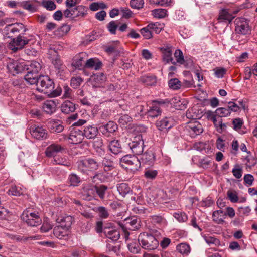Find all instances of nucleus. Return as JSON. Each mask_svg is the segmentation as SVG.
Returning <instances> with one entry per match:
<instances>
[{
	"instance_id": "64",
	"label": "nucleus",
	"mask_w": 257,
	"mask_h": 257,
	"mask_svg": "<svg viewBox=\"0 0 257 257\" xmlns=\"http://www.w3.org/2000/svg\"><path fill=\"white\" fill-rule=\"evenodd\" d=\"M131 121L132 117L127 114L121 115L118 119L119 123L123 126Z\"/></svg>"
},
{
	"instance_id": "62",
	"label": "nucleus",
	"mask_w": 257,
	"mask_h": 257,
	"mask_svg": "<svg viewBox=\"0 0 257 257\" xmlns=\"http://www.w3.org/2000/svg\"><path fill=\"white\" fill-rule=\"evenodd\" d=\"M119 44V41H117L113 44L106 46L105 49V52L109 54L117 52L118 51V45Z\"/></svg>"
},
{
	"instance_id": "26",
	"label": "nucleus",
	"mask_w": 257,
	"mask_h": 257,
	"mask_svg": "<svg viewBox=\"0 0 257 257\" xmlns=\"http://www.w3.org/2000/svg\"><path fill=\"white\" fill-rule=\"evenodd\" d=\"M104 233L105 235L113 241L117 240L120 237L119 232L116 230L113 229L110 227L104 228Z\"/></svg>"
},
{
	"instance_id": "17",
	"label": "nucleus",
	"mask_w": 257,
	"mask_h": 257,
	"mask_svg": "<svg viewBox=\"0 0 257 257\" xmlns=\"http://www.w3.org/2000/svg\"><path fill=\"white\" fill-rule=\"evenodd\" d=\"M50 120V118H49ZM64 126L60 119H50L49 120V132L53 133H59L63 132Z\"/></svg>"
},
{
	"instance_id": "24",
	"label": "nucleus",
	"mask_w": 257,
	"mask_h": 257,
	"mask_svg": "<svg viewBox=\"0 0 257 257\" xmlns=\"http://www.w3.org/2000/svg\"><path fill=\"white\" fill-rule=\"evenodd\" d=\"M108 148L114 155H118L123 152L120 142L117 140L111 141L108 144Z\"/></svg>"
},
{
	"instance_id": "10",
	"label": "nucleus",
	"mask_w": 257,
	"mask_h": 257,
	"mask_svg": "<svg viewBox=\"0 0 257 257\" xmlns=\"http://www.w3.org/2000/svg\"><path fill=\"white\" fill-rule=\"evenodd\" d=\"M128 146L135 155H141L144 151V141L141 135L136 136L128 143Z\"/></svg>"
},
{
	"instance_id": "15",
	"label": "nucleus",
	"mask_w": 257,
	"mask_h": 257,
	"mask_svg": "<svg viewBox=\"0 0 257 257\" xmlns=\"http://www.w3.org/2000/svg\"><path fill=\"white\" fill-rule=\"evenodd\" d=\"M68 139L69 142L71 144L81 143L84 139L82 131L79 128H74L71 131Z\"/></svg>"
},
{
	"instance_id": "38",
	"label": "nucleus",
	"mask_w": 257,
	"mask_h": 257,
	"mask_svg": "<svg viewBox=\"0 0 257 257\" xmlns=\"http://www.w3.org/2000/svg\"><path fill=\"white\" fill-rule=\"evenodd\" d=\"M224 211L220 209L213 212L212 218L214 221L216 223L221 224L224 222L223 219H225Z\"/></svg>"
},
{
	"instance_id": "18",
	"label": "nucleus",
	"mask_w": 257,
	"mask_h": 257,
	"mask_svg": "<svg viewBox=\"0 0 257 257\" xmlns=\"http://www.w3.org/2000/svg\"><path fill=\"white\" fill-rule=\"evenodd\" d=\"M30 132L33 137L38 140L43 139L47 137L46 130L42 126H32Z\"/></svg>"
},
{
	"instance_id": "41",
	"label": "nucleus",
	"mask_w": 257,
	"mask_h": 257,
	"mask_svg": "<svg viewBox=\"0 0 257 257\" xmlns=\"http://www.w3.org/2000/svg\"><path fill=\"white\" fill-rule=\"evenodd\" d=\"M122 221L123 222H119L118 225H126L127 224L130 225H140L141 222L140 219L136 216L125 218Z\"/></svg>"
},
{
	"instance_id": "53",
	"label": "nucleus",
	"mask_w": 257,
	"mask_h": 257,
	"mask_svg": "<svg viewBox=\"0 0 257 257\" xmlns=\"http://www.w3.org/2000/svg\"><path fill=\"white\" fill-rule=\"evenodd\" d=\"M51 161L54 164L68 166V162H67L66 160L63 158L60 157L58 155L53 156V157L51 159Z\"/></svg>"
},
{
	"instance_id": "54",
	"label": "nucleus",
	"mask_w": 257,
	"mask_h": 257,
	"mask_svg": "<svg viewBox=\"0 0 257 257\" xmlns=\"http://www.w3.org/2000/svg\"><path fill=\"white\" fill-rule=\"evenodd\" d=\"M102 166L105 171L111 170L113 168V162L110 159L104 157L102 161Z\"/></svg>"
},
{
	"instance_id": "37",
	"label": "nucleus",
	"mask_w": 257,
	"mask_h": 257,
	"mask_svg": "<svg viewBox=\"0 0 257 257\" xmlns=\"http://www.w3.org/2000/svg\"><path fill=\"white\" fill-rule=\"evenodd\" d=\"M93 210L98 214V216L101 219H107L109 216L110 214L108 210L104 206L95 207Z\"/></svg>"
},
{
	"instance_id": "19",
	"label": "nucleus",
	"mask_w": 257,
	"mask_h": 257,
	"mask_svg": "<svg viewBox=\"0 0 257 257\" xmlns=\"http://www.w3.org/2000/svg\"><path fill=\"white\" fill-rule=\"evenodd\" d=\"M173 125V119L171 117H165L160 120L157 121L156 122L157 128L161 131L171 128Z\"/></svg>"
},
{
	"instance_id": "31",
	"label": "nucleus",
	"mask_w": 257,
	"mask_h": 257,
	"mask_svg": "<svg viewBox=\"0 0 257 257\" xmlns=\"http://www.w3.org/2000/svg\"><path fill=\"white\" fill-rule=\"evenodd\" d=\"M81 182L80 177L75 173H72L68 177L67 182L70 186H78Z\"/></svg>"
},
{
	"instance_id": "7",
	"label": "nucleus",
	"mask_w": 257,
	"mask_h": 257,
	"mask_svg": "<svg viewBox=\"0 0 257 257\" xmlns=\"http://www.w3.org/2000/svg\"><path fill=\"white\" fill-rule=\"evenodd\" d=\"M163 101L154 100L148 105V108L146 111L148 118H155L160 116L162 112L161 105L164 104Z\"/></svg>"
},
{
	"instance_id": "61",
	"label": "nucleus",
	"mask_w": 257,
	"mask_h": 257,
	"mask_svg": "<svg viewBox=\"0 0 257 257\" xmlns=\"http://www.w3.org/2000/svg\"><path fill=\"white\" fill-rule=\"evenodd\" d=\"M155 17L158 18H164L167 15V10L165 9H156L153 11Z\"/></svg>"
},
{
	"instance_id": "47",
	"label": "nucleus",
	"mask_w": 257,
	"mask_h": 257,
	"mask_svg": "<svg viewBox=\"0 0 257 257\" xmlns=\"http://www.w3.org/2000/svg\"><path fill=\"white\" fill-rule=\"evenodd\" d=\"M158 175V171L156 170L148 169L144 171V177L147 180H154Z\"/></svg>"
},
{
	"instance_id": "36",
	"label": "nucleus",
	"mask_w": 257,
	"mask_h": 257,
	"mask_svg": "<svg viewBox=\"0 0 257 257\" xmlns=\"http://www.w3.org/2000/svg\"><path fill=\"white\" fill-rule=\"evenodd\" d=\"M232 123L233 128L240 134H244L246 133V131L242 130V127L244 124L243 120L242 118H234L232 120Z\"/></svg>"
},
{
	"instance_id": "20",
	"label": "nucleus",
	"mask_w": 257,
	"mask_h": 257,
	"mask_svg": "<svg viewBox=\"0 0 257 257\" xmlns=\"http://www.w3.org/2000/svg\"><path fill=\"white\" fill-rule=\"evenodd\" d=\"M93 139V147L97 155L100 157L104 156L105 154V151L104 148L102 139L101 137H95Z\"/></svg>"
},
{
	"instance_id": "33",
	"label": "nucleus",
	"mask_w": 257,
	"mask_h": 257,
	"mask_svg": "<svg viewBox=\"0 0 257 257\" xmlns=\"http://www.w3.org/2000/svg\"><path fill=\"white\" fill-rule=\"evenodd\" d=\"M102 65V62L98 59L90 58L86 61L85 67L86 68H92L97 70H99L101 67Z\"/></svg>"
},
{
	"instance_id": "23",
	"label": "nucleus",
	"mask_w": 257,
	"mask_h": 257,
	"mask_svg": "<svg viewBox=\"0 0 257 257\" xmlns=\"http://www.w3.org/2000/svg\"><path fill=\"white\" fill-rule=\"evenodd\" d=\"M203 112L201 109H199L197 106L193 107L188 109L186 113L187 118L196 120L201 118Z\"/></svg>"
},
{
	"instance_id": "32",
	"label": "nucleus",
	"mask_w": 257,
	"mask_h": 257,
	"mask_svg": "<svg viewBox=\"0 0 257 257\" xmlns=\"http://www.w3.org/2000/svg\"><path fill=\"white\" fill-rule=\"evenodd\" d=\"M176 251L183 256H188L191 252L190 245L186 243L178 244L176 247Z\"/></svg>"
},
{
	"instance_id": "28",
	"label": "nucleus",
	"mask_w": 257,
	"mask_h": 257,
	"mask_svg": "<svg viewBox=\"0 0 257 257\" xmlns=\"http://www.w3.org/2000/svg\"><path fill=\"white\" fill-rule=\"evenodd\" d=\"M146 111L143 105H138L131 110V113L135 118L139 119L146 115Z\"/></svg>"
},
{
	"instance_id": "12",
	"label": "nucleus",
	"mask_w": 257,
	"mask_h": 257,
	"mask_svg": "<svg viewBox=\"0 0 257 257\" xmlns=\"http://www.w3.org/2000/svg\"><path fill=\"white\" fill-rule=\"evenodd\" d=\"M239 11V9L232 12L230 10L222 8L219 10L218 21L219 22L225 23L226 24H230L235 18L233 14H237Z\"/></svg>"
},
{
	"instance_id": "4",
	"label": "nucleus",
	"mask_w": 257,
	"mask_h": 257,
	"mask_svg": "<svg viewBox=\"0 0 257 257\" xmlns=\"http://www.w3.org/2000/svg\"><path fill=\"white\" fill-rule=\"evenodd\" d=\"M120 165L124 168L134 171L140 168L141 163L136 156L126 155L120 159Z\"/></svg>"
},
{
	"instance_id": "21",
	"label": "nucleus",
	"mask_w": 257,
	"mask_h": 257,
	"mask_svg": "<svg viewBox=\"0 0 257 257\" xmlns=\"http://www.w3.org/2000/svg\"><path fill=\"white\" fill-rule=\"evenodd\" d=\"M96 188L94 186H87L83 188L82 197L85 200L91 201L96 197Z\"/></svg>"
},
{
	"instance_id": "45",
	"label": "nucleus",
	"mask_w": 257,
	"mask_h": 257,
	"mask_svg": "<svg viewBox=\"0 0 257 257\" xmlns=\"http://www.w3.org/2000/svg\"><path fill=\"white\" fill-rule=\"evenodd\" d=\"M7 193L9 195L20 196L23 194V192L20 187L14 185L9 189Z\"/></svg>"
},
{
	"instance_id": "42",
	"label": "nucleus",
	"mask_w": 257,
	"mask_h": 257,
	"mask_svg": "<svg viewBox=\"0 0 257 257\" xmlns=\"http://www.w3.org/2000/svg\"><path fill=\"white\" fill-rule=\"evenodd\" d=\"M117 189L119 194L124 197L131 191V188L128 185L125 183H121L117 184Z\"/></svg>"
},
{
	"instance_id": "63",
	"label": "nucleus",
	"mask_w": 257,
	"mask_h": 257,
	"mask_svg": "<svg viewBox=\"0 0 257 257\" xmlns=\"http://www.w3.org/2000/svg\"><path fill=\"white\" fill-rule=\"evenodd\" d=\"M83 58L80 56H76L73 60L72 65L77 69H80L83 66Z\"/></svg>"
},
{
	"instance_id": "8",
	"label": "nucleus",
	"mask_w": 257,
	"mask_h": 257,
	"mask_svg": "<svg viewBox=\"0 0 257 257\" xmlns=\"http://www.w3.org/2000/svg\"><path fill=\"white\" fill-rule=\"evenodd\" d=\"M24 32L20 33L16 38H13L9 43V48L14 52H16L18 50L22 49L27 44L30 40L24 36Z\"/></svg>"
},
{
	"instance_id": "35",
	"label": "nucleus",
	"mask_w": 257,
	"mask_h": 257,
	"mask_svg": "<svg viewBox=\"0 0 257 257\" xmlns=\"http://www.w3.org/2000/svg\"><path fill=\"white\" fill-rule=\"evenodd\" d=\"M74 221V217L66 214L59 216L56 219L58 223H65V225H72Z\"/></svg>"
},
{
	"instance_id": "3",
	"label": "nucleus",
	"mask_w": 257,
	"mask_h": 257,
	"mask_svg": "<svg viewBox=\"0 0 257 257\" xmlns=\"http://www.w3.org/2000/svg\"><path fill=\"white\" fill-rule=\"evenodd\" d=\"M76 164L78 171L85 175H89L97 170L99 166V163L91 158L79 161Z\"/></svg>"
},
{
	"instance_id": "2",
	"label": "nucleus",
	"mask_w": 257,
	"mask_h": 257,
	"mask_svg": "<svg viewBox=\"0 0 257 257\" xmlns=\"http://www.w3.org/2000/svg\"><path fill=\"white\" fill-rule=\"evenodd\" d=\"M160 235V233L157 230H152L150 233H142L138 237L139 244L144 249L155 250L159 246V242L156 237Z\"/></svg>"
},
{
	"instance_id": "9",
	"label": "nucleus",
	"mask_w": 257,
	"mask_h": 257,
	"mask_svg": "<svg viewBox=\"0 0 257 257\" xmlns=\"http://www.w3.org/2000/svg\"><path fill=\"white\" fill-rule=\"evenodd\" d=\"M21 219L27 225H35V223L40 225L41 223V219L38 213L32 212L28 209L23 211L21 215Z\"/></svg>"
},
{
	"instance_id": "11",
	"label": "nucleus",
	"mask_w": 257,
	"mask_h": 257,
	"mask_svg": "<svg viewBox=\"0 0 257 257\" xmlns=\"http://www.w3.org/2000/svg\"><path fill=\"white\" fill-rule=\"evenodd\" d=\"M38 72H36V75H32L33 77L35 78V82L34 83L27 82L31 85L36 84L37 86V90L40 92H44V93H47V88H48V84L47 81H48V76L40 75L38 77ZM32 77H31V78Z\"/></svg>"
},
{
	"instance_id": "39",
	"label": "nucleus",
	"mask_w": 257,
	"mask_h": 257,
	"mask_svg": "<svg viewBox=\"0 0 257 257\" xmlns=\"http://www.w3.org/2000/svg\"><path fill=\"white\" fill-rule=\"evenodd\" d=\"M127 248L129 251L133 253H138L141 250L139 240H133L127 242Z\"/></svg>"
},
{
	"instance_id": "46",
	"label": "nucleus",
	"mask_w": 257,
	"mask_h": 257,
	"mask_svg": "<svg viewBox=\"0 0 257 257\" xmlns=\"http://www.w3.org/2000/svg\"><path fill=\"white\" fill-rule=\"evenodd\" d=\"M213 123L216 131L218 133H221L225 131L226 129V125L223 123L222 119L221 118H220L219 120L216 119L215 121H214Z\"/></svg>"
},
{
	"instance_id": "51",
	"label": "nucleus",
	"mask_w": 257,
	"mask_h": 257,
	"mask_svg": "<svg viewBox=\"0 0 257 257\" xmlns=\"http://www.w3.org/2000/svg\"><path fill=\"white\" fill-rule=\"evenodd\" d=\"M89 8L91 11H96L100 9H107L108 6L103 2H93L90 5Z\"/></svg>"
},
{
	"instance_id": "43",
	"label": "nucleus",
	"mask_w": 257,
	"mask_h": 257,
	"mask_svg": "<svg viewBox=\"0 0 257 257\" xmlns=\"http://www.w3.org/2000/svg\"><path fill=\"white\" fill-rule=\"evenodd\" d=\"M22 6L24 9L31 13H34L37 11V6L34 2L24 1L22 3Z\"/></svg>"
},
{
	"instance_id": "48",
	"label": "nucleus",
	"mask_w": 257,
	"mask_h": 257,
	"mask_svg": "<svg viewBox=\"0 0 257 257\" xmlns=\"http://www.w3.org/2000/svg\"><path fill=\"white\" fill-rule=\"evenodd\" d=\"M140 32L145 39H149L153 37L150 26L149 24L147 26L141 29Z\"/></svg>"
},
{
	"instance_id": "58",
	"label": "nucleus",
	"mask_w": 257,
	"mask_h": 257,
	"mask_svg": "<svg viewBox=\"0 0 257 257\" xmlns=\"http://www.w3.org/2000/svg\"><path fill=\"white\" fill-rule=\"evenodd\" d=\"M63 16L65 18H69L71 19H73L76 18L75 7L73 8H68L65 9L63 13Z\"/></svg>"
},
{
	"instance_id": "57",
	"label": "nucleus",
	"mask_w": 257,
	"mask_h": 257,
	"mask_svg": "<svg viewBox=\"0 0 257 257\" xmlns=\"http://www.w3.org/2000/svg\"><path fill=\"white\" fill-rule=\"evenodd\" d=\"M188 102L184 98L179 99L175 103V106L178 110H184L187 107Z\"/></svg>"
},
{
	"instance_id": "25",
	"label": "nucleus",
	"mask_w": 257,
	"mask_h": 257,
	"mask_svg": "<svg viewBox=\"0 0 257 257\" xmlns=\"http://www.w3.org/2000/svg\"><path fill=\"white\" fill-rule=\"evenodd\" d=\"M160 50L162 53V59L164 62L166 63H169L170 62L172 64L175 63L172 58V51L171 47H162L161 48Z\"/></svg>"
},
{
	"instance_id": "1",
	"label": "nucleus",
	"mask_w": 257,
	"mask_h": 257,
	"mask_svg": "<svg viewBox=\"0 0 257 257\" xmlns=\"http://www.w3.org/2000/svg\"><path fill=\"white\" fill-rule=\"evenodd\" d=\"M42 68L41 64L35 61H25L23 60H10L7 64V68L13 75L22 73H26L24 79L27 82L34 83L35 79L33 75H36V72H39Z\"/></svg>"
},
{
	"instance_id": "44",
	"label": "nucleus",
	"mask_w": 257,
	"mask_h": 257,
	"mask_svg": "<svg viewBox=\"0 0 257 257\" xmlns=\"http://www.w3.org/2000/svg\"><path fill=\"white\" fill-rule=\"evenodd\" d=\"M94 186L96 188V195L97 194L101 200H103L105 197L106 191L107 190L108 187L104 185H101L99 186L95 185Z\"/></svg>"
},
{
	"instance_id": "30",
	"label": "nucleus",
	"mask_w": 257,
	"mask_h": 257,
	"mask_svg": "<svg viewBox=\"0 0 257 257\" xmlns=\"http://www.w3.org/2000/svg\"><path fill=\"white\" fill-rule=\"evenodd\" d=\"M75 109V104L69 100L65 101L61 105V111L63 113L69 114L74 112Z\"/></svg>"
},
{
	"instance_id": "49",
	"label": "nucleus",
	"mask_w": 257,
	"mask_h": 257,
	"mask_svg": "<svg viewBox=\"0 0 257 257\" xmlns=\"http://www.w3.org/2000/svg\"><path fill=\"white\" fill-rule=\"evenodd\" d=\"M215 113L218 117H224L229 116L230 113L227 107H219L216 109Z\"/></svg>"
},
{
	"instance_id": "59",
	"label": "nucleus",
	"mask_w": 257,
	"mask_h": 257,
	"mask_svg": "<svg viewBox=\"0 0 257 257\" xmlns=\"http://www.w3.org/2000/svg\"><path fill=\"white\" fill-rule=\"evenodd\" d=\"M174 57L176 58V61L180 64H184L185 63V60L183 55V53L180 49H177L174 52Z\"/></svg>"
},
{
	"instance_id": "6",
	"label": "nucleus",
	"mask_w": 257,
	"mask_h": 257,
	"mask_svg": "<svg viewBox=\"0 0 257 257\" xmlns=\"http://www.w3.org/2000/svg\"><path fill=\"white\" fill-rule=\"evenodd\" d=\"M234 23L236 34L245 35L250 33L251 28L248 19L243 17H238L235 19Z\"/></svg>"
},
{
	"instance_id": "50",
	"label": "nucleus",
	"mask_w": 257,
	"mask_h": 257,
	"mask_svg": "<svg viewBox=\"0 0 257 257\" xmlns=\"http://www.w3.org/2000/svg\"><path fill=\"white\" fill-rule=\"evenodd\" d=\"M149 25L150 26V28L152 34L153 33L159 34L163 28V24L158 22L150 23Z\"/></svg>"
},
{
	"instance_id": "14",
	"label": "nucleus",
	"mask_w": 257,
	"mask_h": 257,
	"mask_svg": "<svg viewBox=\"0 0 257 257\" xmlns=\"http://www.w3.org/2000/svg\"><path fill=\"white\" fill-rule=\"evenodd\" d=\"M118 128V126L113 121H109L105 125L99 127L100 132L105 137H109L113 135Z\"/></svg>"
},
{
	"instance_id": "16",
	"label": "nucleus",
	"mask_w": 257,
	"mask_h": 257,
	"mask_svg": "<svg viewBox=\"0 0 257 257\" xmlns=\"http://www.w3.org/2000/svg\"><path fill=\"white\" fill-rule=\"evenodd\" d=\"M139 162L143 165L152 166L155 161V156L152 151L148 150L139 159Z\"/></svg>"
},
{
	"instance_id": "56",
	"label": "nucleus",
	"mask_w": 257,
	"mask_h": 257,
	"mask_svg": "<svg viewBox=\"0 0 257 257\" xmlns=\"http://www.w3.org/2000/svg\"><path fill=\"white\" fill-rule=\"evenodd\" d=\"M76 17L81 16L82 17L85 16L87 14L86 8L83 6H78L75 7Z\"/></svg>"
},
{
	"instance_id": "27",
	"label": "nucleus",
	"mask_w": 257,
	"mask_h": 257,
	"mask_svg": "<svg viewBox=\"0 0 257 257\" xmlns=\"http://www.w3.org/2000/svg\"><path fill=\"white\" fill-rule=\"evenodd\" d=\"M66 149L64 147L57 144H52L49 146V158L56 155L58 153H65Z\"/></svg>"
},
{
	"instance_id": "34",
	"label": "nucleus",
	"mask_w": 257,
	"mask_h": 257,
	"mask_svg": "<svg viewBox=\"0 0 257 257\" xmlns=\"http://www.w3.org/2000/svg\"><path fill=\"white\" fill-rule=\"evenodd\" d=\"M107 180V174L103 172H98L92 178V181L96 184L105 182Z\"/></svg>"
},
{
	"instance_id": "5",
	"label": "nucleus",
	"mask_w": 257,
	"mask_h": 257,
	"mask_svg": "<svg viewBox=\"0 0 257 257\" xmlns=\"http://www.w3.org/2000/svg\"><path fill=\"white\" fill-rule=\"evenodd\" d=\"M27 29L20 23H13L6 26L2 30L3 35L8 38H12L22 31L25 32Z\"/></svg>"
},
{
	"instance_id": "29",
	"label": "nucleus",
	"mask_w": 257,
	"mask_h": 257,
	"mask_svg": "<svg viewBox=\"0 0 257 257\" xmlns=\"http://www.w3.org/2000/svg\"><path fill=\"white\" fill-rule=\"evenodd\" d=\"M140 81L146 86H154L157 80L156 77L154 75H145L140 78Z\"/></svg>"
},
{
	"instance_id": "22",
	"label": "nucleus",
	"mask_w": 257,
	"mask_h": 257,
	"mask_svg": "<svg viewBox=\"0 0 257 257\" xmlns=\"http://www.w3.org/2000/svg\"><path fill=\"white\" fill-rule=\"evenodd\" d=\"M98 132V128L94 125L85 126L82 131L84 137H86L87 139L95 138Z\"/></svg>"
},
{
	"instance_id": "40",
	"label": "nucleus",
	"mask_w": 257,
	"mask_h": 257,
	"mask_svg": "<svg viewBox=\"0 0 257 257\" xmlns=\"http://www.w3.org/2000/svg\"><path fill=\"white\" fill-rule=\"evenodd\" d=\"M149 219V222L153 225L156 224L165 225L167 223L166 219L161 215H153L150 217Z\"/></svg>"
},
{
	"instance_id": "55",
	"label": "nucleus",
	"mask_w": 257,
	"mask_h": 257,
	"mask_svg": "<svg viewBox=\"0 0 257 257\" xmlns=\"http://www.w3.org/2000/svg\"><path fill=\"white\" fill-rule=\"evenodd\" d=\"M150 4L155 6H167L171 3V0H148Z\"/></svg>"
},
{
	"instance_id": "60",
	"label": "nucleus",
	"mask_w": 257,
	"mask_h": 257,
	"mask_svg": "<svg viewBox=\"0 0 257 257\" xmlns=\"http://www.w3.org/2000/svg\"><path fill=\"white\" fill-rule=\"evenodd\" d=\"M173 216L180 223L184 222L188 219L187 216L184 212H175L174 213Z\"/></svg>"
},
{
	"instance_id": "52",
	"label": "nucleus",
	"mask_w": 257,
	"mask_h": 257,
	"mask_svg": "<svg viewBox=\"0 0 257 257\" xmlns=\"http://www.w3.org/2000/svg\"><path fill=\"white\" fill-rule=\"evenodd\" d=\"M168 85L171 89L178 90L181 87V82L177 78L171 79L168 81Z\"/></svg>"
},
{
	"instance_id": "13",
	"label": "nucleus",
	"mask_w": 257,
	"mask_h": 257,
	"mask_svg": "<svg viewBox=\"0 0 257 257\" xmlns=\"http://www.w3.org/2000/svg\"><path fill=\"white\" fill-rule=\"evenodd\" d=\"M186 131L191 138H195L203 131L202 125L197 121L190 122L186 126Z\"/></svg>"
}]
</instances>
